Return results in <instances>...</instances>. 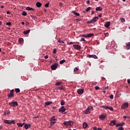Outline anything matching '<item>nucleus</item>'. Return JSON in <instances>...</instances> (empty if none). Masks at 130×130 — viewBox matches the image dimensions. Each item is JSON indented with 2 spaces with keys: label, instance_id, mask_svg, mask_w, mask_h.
Instances as JSON below:
<instances>
[{
  "label": "nucleus",
  "instance_id": "nucleus-1",
  "mask_svg": "<svg viewBox=\"0 0 130 130\" xmlns=\"http://www.w3.org/2000/svg\"><path fill=\"white\" fill-rule=\"evenodd\" d=\"M74 123L72 121H66L63 122V125L66 126H72Z\"/></svg>",
  "mask_w": 130,
  "mask_h": 130
},
{
  "label": "nucleus",
  "instance_id": "nucleus-2",
  "mask_svg": "<svg viewBox=\"0 0 130 130\" xmlns=\"http://www.w3.org/2000/svg\"><path fill=\"white\" fill-rule=\"evenodd\" d=\"M4 123H6V124H8L9 125L15 124V123L14 120H4Z\"/></svg>",
  "mask_w": 130,
  "mask_h": 130
},
{
  "label": "nucleus",
  "instance_id": "nucleus-3",
  "mask_svg": "<svg viewBox=\"0 0 130 130\" xmlns=\"http://www.w3.org/2000/svg\"><path fill=\"white\" fill-rule=\"evenodd\" d=\"M97 20H98V17L95 16L93 17V18H92V19L87 21V23L90 24V23H94L97 21Z\"/></svg>",
  "mask_w": 130,
  "mask_h": 130
},
{
  "label": "nucleus",
  "instance_id": "nucleus-4",
  "mask_svg": "<svg viewBox=\"0 0 130 130\" xmlns=\"http://www.w3.org/2000/svg\"><path fill=\"white\" fill-rule=\"evenodd\" d=\"M9 106L12 107H16L18 106L17 102H11L9 103Z\"/></svg>",
  "mask_w": 130,
  "mask_h": 130
},
{
  "label": "nucleus",
  "instance_id": "nucleus-5",
  "mask_svg": "<svg viewBox=\"0 0 130 130\" xmlns=\"http://www.w3.org/2000/svg\"><path fill=\"white\" fill-rule=\"evenodd\" d=\"M66 111V109L64 108V106H61L60 109H59V112H61L63 114H66L67 112L63 113Z\"/></svg>",
  "mask_w": 130,
  "mask_h": 130
},
{
  "label": "nucleus",
  "instance_id": "nucleus-6",
  "mask_svg": "<svg viewBox=\"0 0 130 130\" xmlns=\"http://www.w3.org/2000/svg\"><path fill=\"white\" fill-rule=\"evenodd\" d=\"M102 108L106 110H110L111 111H113L114 110V109H113L112 107H110L107 106H102Z\"/></svg>",
  "mask_w": 130,
  "mask_h": 130
},
{
  "label": "nucleus",
  "instance_id": "nucleus-7",
  "mask_svg": "<svg viewBox=\"0 0 130 130\" xmlns=\"http://www.w3.org/2000/svg\"><path fill=\"white\" fill-rule=\"evenodd\" d=\"M58 63H54V64L51 66V70L54 71L57 69Z\"/></svg>",
  "mask_w": 130,
  "mask_h": 130
},
{
  "label": "nucleus",
  "instance_id": "nucleus-8",
  "mask_svg": "<svg viewBox=\"0 0 130 130\" xmlns=\"http://www.w3.org/2000/svg\"><path fill=\"white\" fill-rule=\"evenodd\" d=\"M8 97L9 98H12L14 97V89L10 90V93L8 94Z\"/></svg>",
  "mask_w": 130,
  "mask_h": 130
},
{
  "label": "nucleus",
  "instance_id": "nucleus-9",
  "mask_svg": "<svg viewBox=\"0 0 130 130\" xmlns=\"http://www.w3.org/2000/svg\"><path fill=\"white\" fill-rule=\"evenodd\" d=\"M127 107H128V103H125L121 106V109H126Z\"/></svg>",
  "mask_w": 130,
  "mask_h": 130
},
{
  "label": "nucleus",
  "instance_id": "nucleus-10",
  "mask_svg": "<svg viewBox=\"0 0 130 130\" xmlns=\"http://www.w3.org/2000/svg\"><path fill=\"white\" fill-rule=\"evenodd\" d=\"M106 117L105 114H103L102 115H99V118L102 120H104Z\"/></svg>",
  "mask_w": 130,
  "mask_h": 130
},
{
  "label": "nucleus",
  "instance_id": "nucleus-11",
  "mask_svg": "<svg viewBox=\"0 0 130 130\" xmlns=\"http://www.w3.org/2000/svg\"><path fill=\"white\" fill-rule=\"evenodd\" d=\"M87 57L90 58H93L94 59H97L98 58V57L95 55L88 54V55H87Z\"/></svg>",
  "mask_w": 130,
  "mask_h": 130
},
{
  "label": "nucleus",
  "instance_id": "nucleus-12",
  "mask_svg": "<svg viewBox=\"0 0 130 130\" xmlns=\"http://www.w3.org/2000/svg\"><path fill=\"white\" fill-rule=\"evenodd\" d=\"M73 47H74L75 50H80L81 49V46H79L78 45H74V46H73Z\"/></svg>",
  "mask_w": 130,
  "mask_h": 130
},
{
  "label": "nucleus",
  "instance_id": "nucleus-13",
  "mask_svg": "<svg viewBox=\"0 0 130 130\" xmlns=\"http://www.w3.org/2000/svg\"><path fill=\"white\" fill-rule=\"evenodd\" d=\"M84 91V89H79L77 90V93L78 94L81 95L83 93V91Z\"/></svg>",
  "mask_w": 130,
  "mask_h": 130
},
{
  "label": "nucleus",
  "instance_id": "nucleus-14",
  "mask_svg": "<svg viewBox=\"0 0 130 130\" xmlns=\"http://www.w3.org/2000/svg\"><path fill=\"white\" fill-rule=\"evenodd\" d=\"M31 124H25L24 128L25 129H28V128H30Z\"/></svg>",
  "mask_w": 130,
  "mask_h": 130
},
{
  "label": "nucleus",
  "instance_id": "nucleus-15",
  "mask_svg": "<svg viewBox=\"0 0 130 130\" xmlns=\"http://www.w3.org/2000/svg\"><path fill=\"white\" fill-rule=\"evenodd\" d=\"M116 124V121L115 120H112L110 121V123H109V125L114 126Z\"/></svg>",
  "mask_w": 130,
  "mask_h": 130
},
{
  "label": "nucleus",
  "instance_id": "nucleus-16",
  "mask_svg": "<svg viewBox=\"0 0 130 130\" xmlns=\"http://www.w3.org/2000/svg\"><path fill=\"white\" fill-rule=\"evenodd\" d=\"M124 124H125V123L122 122V123L117 124L115 127H117L118 126H123Z\"/></svg>",
  "mask_w": 130,
  "mask_h": 130
},
{
  "label": "nucleus",
  "instance_id": "nucleus-17",
  "mask_svg": "<svg viewBox=\"0 0 130 130\" xmlns=\"http://www.w3.org/2000/svg\"><path fill=\"white\" fill-rule=\"evenodd\" d=\"M83 112H84V114L87 115L88 114L90 113V110L86 109L85 110V111H83Z\"/></svg>",
  "mask_w": 130,
  "mask_h": 130
},
{
  "label": "nucleus",
  "instance_id": "nucleus-18",
  "mask_svg": "<svg viewBox=\"0 0 130 130\" xmlns=\"http://www.w3.org/2000/svg\"><path fill=\"white\" fill-rule=\"evenodd\" d=\"M104 26L106 28H108L110 26V22H106V23L104 24Z\"/></svg>",
  "mask_w": 130,
  "mask_h": 130
},
{
  "label": "nucleus",
  "instance_id": "nucleus-19",
  "mask_svg": "<svg viewBox=\"0 0 130 130\" xmlns=\"http://www.w3.org/2000/svg\"><path fill=\"white\" fill-rule=\"evenodd\" d=\"M42 5V4L40 2L36 3V7H37V8H41Z\"/></svg>",
  "mask_w": 130,
  "mask_h": 130
},
{
  "label": "nucleus",
  "instance_id": "nucleus-20",
  "mask_svg": "<svg viewBox=\"0 0 130 130\" xmlns=\"http://www.w3.org/2000/svg\"><path fill=\"white\" fill-rule=\"evenodd\" d=\"M30 32V29H28L27 30H25L24 31H23V34H24L25 35H27Z\"/></svg>",
  "mask_w": 130,
  "mask_h": 130
},
{
  "label": "nucleus",
  "instance_id": "nucleus-21",
  "mask_svg": "<svg viewBox=\"0 0 130 130\" xmlns=\"http://www.w3.org/2000/svg\"><path fill=\"white\" fill-rule=\"evenodd\" d=\"M82 125L83 127V129L86 128L87 127V123L86 122H84Z\"/></svg>",
  "mask_w": 130,
  "mask_h": 130
},
{
  "label": "nucleus",
  "instance_id": "nucleus-22",
  "mask_svg": "<svg viewBox=\"0 0 130 130\" xmlns=\"http://www.w3.org/2000/svg\"><path fill=\"white\" fill-rule=\"evenodd\" d=\"M126 50H129L130 49V42L126 44Z\"/></svg>",
  "mask_w": 130,
  "mask_h": 130
},
{
  "label": "nucleus",
  "instance_id": "nucleus-23",
  "mask_svg": "<svg viewBox=\"0 0 130 130\" xmlns=\"http://www.w3.org/2000/svg\"><path fill=\"white\" fill-rule=\"evenodd\" d=\"M95 11H102V8L101 7H97L95 8Z\"/></svg>",
  "mask_w": 130,
  "mask_h": 130
},
{
  "label": "nucleus",
  "instance_id": "nucleus-24",
  "mask_svg": "<svg viewBox=\"0 0 130 130\" xmlns=\"http://www.w3.org/2000/svg\"><path fill=\"white\" fill-rule=\"evenodd\" d=\"M52 104V102H47L45 103V106L50 105Z\"/></svg>",
  "mask_w": 130,
  "mask_h": 130
},
{
  "label": "nucleus",
  "instance_id": "nucleus-25",
  "mask_svg": "<svg viewBox=\"0 0 130 130\" xmlns=\"http://www.w3.org/2000/svg\"><path fill=\"white\" fill-rule=\"evenodd\" d=\"M10 114V111H4V114H3V115L4 116H6Z\"/></svg>",
  "mask_w": 130,
  "mask_h": 130
},
{
  "label": "nucleus",
  "instance_id": "nucleus-26",
  "mask_svg": "<svg viewBox=\"0 0 130 130\" xmlns=\"http://www.w3.org/2000/svg\"><path fill=\"white\" fill-rule=\"evenodd\" d=\"M86 35H87V38H91V37H93V34H87Z\"/></svg>",
  "mask_w": 130,
  "mask_h": 130
},
{
  "label": "nucleus",
  "instance_id": "nucleus-27",
  "mask_svg": "<svg viewBox=\"0 0 130 130\" xmlns=\"http://www.w3.org/2000/svg\"><path fill=\"white\" fill-rule=\"evenodd\" d=\"M26 10L27 11H35V10L33 8H31L30 7H27V8H26Z\"/></svg>",
  "mask_w": 130,
  "mask_h": 130
},
{
  "label": "nucleus",
  "instance_id": "nucleus-28",
  "mask_svg": "<svg viewBox=\"0 0 130 130\" xmlns=\"http://www.w3.org/2000/svg\"><path fill=\"white\" fill-rule=\"evenodd\" d=\"M72 13L74 14V15H75L76 16H80V14H79L78 13H76L75 11H72Z\"/></svg>",
  "mask_w": 130,
  "mask_h": 130
},
{
  "label": "nucleus",
  "instance_id": "nucleus-29",
  "mask_svg": "<svg viewBox=\"0 0 130 130\" xmlns=\"http://www.w3.org/2000/svg\"><path fill=\"white\" fill-rule=\"evenodd\" d=\"M55 116H53L50 119V121H56V119L55 118Z\"/></svg>",
  "mask_w": 130,
  "mask_h": 130
},
{
  "label": "nucleus",
  "instance_id": "nucleus-30",
  "mask_svg": "<svg viewBox=\"0 0 130 130\" xmlns=\"http://www.w3.org/2000/svg\"><path fill=\"white\" fill-rule=\"evenodd\" d=\"M17 126H18V127H22L23 126V124H22L21 123H17Z\"/></svg>",
  "mask_w": 130,
  "mask_h": 130
},
{
  "label": "nucleus",
  "instance_id": "nucleus-31",
  "mask_svg": "<svg viewBox=\"0 0 130 130\" xmlns=\"http://www.w3.org/2000/svg\"><path fill=\"white\" fill-rule=\"evenodd\" d=\"M65 62H66V60L63 59V60L60 61L59 63H60V64H63L64 63H65Z\"/></svg>",
  "mask_w": 130,
  "mask_h": 130
},
{
  "label": "nucleus",
  "instance_id": "nucleus-32",
  "mask_svg": "<svg viewBox=\"0 0 130 130\" xmlns=\"http://www.w3.org/2000/svg\"><path fill=\"white\" fill-rule=\"evenodd\" d=\"M92 109H93V107L90 106H88V107H87V108L86 110H91Z\"/></svg>",
  "mask_w": 130,
  "mask_h": 130
},
{
  "label": "nucleus",
  "instance_id": "nucleus-33",
  "mask_svg": "<svg viewBox=\"0 0 130 130\" xmlns=\"http://www.w3.org/2000/svg\"><path fill=\"white\" fill-rule=\"evenodd\" d=\"M21 15L23 16H27V13H26V12H25V11H23V12H22Z\"/></svg>",
  "mask_w": 130,
  "mask_h": 130
},
{
  "label": "nucleus",
  "instance_id": "nucleus-34",
  "mask_svg": "<svg viewBox=\"0 0 130 130\" xmlns=\"http://www.w3.org/2000/svg\"><path fill=\"white\" fill-rule=\"evenodd\" d=\"M19 42H20V43L22 44V43H23V39H22V38H20L19 39Z\"/></svg>",
  "mask_w": 130,
  "mask_h": 130
},
{
  "label": "nucleus",
  "instance_id": "nucleus-35",
  "mask_svg": "<svg viewBox=\"0 0 130 130\" xmlns=\"http://www.w3.org/2000/svg\"><path fill=\"white\" fill-rule=\"evenodd\" d=\"M57 90H63V87L62 86L60 87H57Z\"/></svg>",
  "mask_w": 130,
  "mask_h": 130
},
{
  "label": "nucleus",
  "instance_id": "nucleus-36",
  "mask_svg": "<svg viewBox=\"0 0 130 130\" xmlns=\"http://www.w3.org/2000/svg\"><path fill=\"white\" fill-rule=\"evenodd\" d=\"M15 91L16 93L20 92V89L19 88H15Z\"/></svg>",
  "mask_w": 130,
  "mask_h": 130
},
{
  "label": "nucleus",
  "instance_id": "nucleus-37",
  "mask_svg": "<svg viewBox=\"0 0 130 130\" xmlns=\"http://www.w3.org/2000/svg\"><path fill=\"white\" fill-rule=\"evenodd\" d=\"M65 104V102L63 101H60V105L63 106Z\"/></svg>",
  "mask_w": 130,
  "mask_h": 130
},
{
  "label": "nucleus",
  "instance_id": "nucleus-38",
  "mask_svg": "<svg viewBox=\"0 0 130 130\" xmlns=\"http://www.w3.org/2000/svg\"><path fill=\"white\" fill-rule=\"evenodd\" d=\"M60 84H61V82H57L55 83V86H60Z\"/></svg>",
  "mask_w": 130,
  "mask_h": 130
},
{
  "label": "nucleus",
  "instance_id": "nucleus-39",
  "mask_svg": "<svg viewBox=\"0 0 130 130\" xmlns=\"http://www.w3.org/2000/svg\"><path fill=\"white\" fill-rule=\"evenodd\" d=\"M120 21H121V22H125V19H124L123 18H120Z\"/></svg>",
  "mask_w": 130,
  "mask_h": 130
},
{
  "label": "nucleus",
  "instance_id": "nucleus-40",
  "mask_svg": "<svg viewBox=\"0 0 130 130\" xmlns=\"http://www.w3.org/2000/svg\"><path fill=\"white\" fill-rule=\"evenodd\" d=\"M123 118L126 119V118H127V119H129V116H123Z\"/></svg>",
  "mask_w": 130,
  "mask_h": 130
},
{
  "label": "nucleus",
  "instance_id": "nucleus-41",
  "mask_svg": "<svg viewBox=\"0 0 130 130\" xmlns=\"http://www.w3.org/2000/svg\"><path fill=\"white\" fill-rule=\"evenodd\" d=\"M91 10V7H89V8H87V9H86V12H88L89 11H90Z\"/></svg>",
  "mask_w": 130,
  "mask_h": 130
},
{
  "label": "nucleus",
  "instance_id": "nucleus-42",
  "mask_svg": "<svg viewBox=\"0 0 130 130\" xmlns=\"http://www.w3.org/2000/svg\"><path fill=\"white\" fill-rule=\"evenodd\" d=\"M56 52H57V50L56 49L54 48V50H53V53L55 54L56 53Z\"/></svg>",
  "mask_w": 130,
  "mask_h": 130
},
{
  "label": "nucleus",
  "instance_id": "nucleus-43",
  "mask_svg": "<svg viewBox=\"0 0 130 130\" xmlns=\"http://www.w3.org/2000/svg\"><path fill=\"white\" fill-rule=\"evenodd\" d=\"M6 25L9 26H10V25H11V22H7Z\"/></svg>",
  "mask_w": 130,
  "mask_h": 130
},
{
  "label": "nucleus",
  "instance_id": "nucleus-44",
  "mask_svg": "<svg viewBox=\"0 0 130 130\" xmlns=\"http://www.w3.org/2000/svg\"><path fill=\"white\" fill-rule=\"evenodd\" d=\"M58 42L61 43V44H64V42L60 40H58Z\"/></svg>",
  "mask_w": 130,
  "mask_h": 130
},
{
  "label": "nucleus",
  "instance_id": "nucleus-45",
  "mask_svg": "<svg viewBox=\"0 0 130 130\" xmlns=\"http://www.w3.org/2000/svg\"><path fill=\"white\" fill-rule=\"evenodd\" d=\"M82 41H84V42H85L86 41L85 40V39L84 38H81V40H80V42H82Z\"/></svg>",
  "mask_w": 130,
  "mask_h": 130
},
{
  "label": "nucleus",
  "instance_id": "nucleus-46",
  "mask_svg": "<svg viewBox=\"0 0 130 130\" xmlns=\"http://www.w3.org/2000/svg\"><path fill=\"white\" fill-rule=\"evenodd\" d=\"M78 70H79V69L77 68H75V69H74V71H75V72H77V71H78Z\"/></svg>",
  "mask_w": 130,
  "mask_h": 130
},
{
  "label": "nucleus",
  "instance_id": "nucleus-47",
  "mask_svg": "<svg viewBox=\"0 0 130 130\" xmlns=\"http://www.w3.org/2000/svg\"><path fill=\"white\" fill-rule=\"evenodd\" d=\"M75 21H77V22H79V21H82V19H81L80 18H78V19H76L75 20Z\"/></svg>",
  "mask_w": 130,
  "mask_h": 130
},
{
  "label": "nucleus",
  "instance_id": "nucleus-48",
  "mask_svg": "<svg viewBox=\"0 0 130 130\" xmlns=\"http://www.w3.org/2000/svg\"><path fill=\"white\" fill-rule=\"evenodd\" d=\"M73 44H74V42H70L69 43H68V45H73Z\"/></svg>",
  "mask_w": 130,
  "mask_h": 130
},
{
  "label": "nucleus",
  "instance_id": "nucleus-49",
  "mask_svg": "<svg viewBox=\"0 0 130 130\" xmlns=\"http://www.w3.org/2000/svg\"><path fill=\"white\" fill-rule=\"evenodd\" d=\"M118 130H124V129L123 127L120 126L118 128Z\"/></svg>",
  "mask_w": 130,
  "mask_h": 130
},
{
  "label": "nucleus",
  "instance_id": "nucleus-50",
  "mask_svg": "<svg viewBox=\"0 0 130 130\" xmlns=\"http://www.w3.org/2000/svg\"><path fill=\"white\" fill-rule=\"evenodd\" d=\"M54 124H55V121L51 122V125H52V126L54 125Z\"/></svg>",
  "mask_w": 130,
  "mask_h": 130
},
{
  "label": "nucleus",
  "instance_id": "nucleus-51",
  "mask_svg": "<svg viewBox=\"0 0 130 130\" xmlns=\"http://www.w3.org/2000/svg\"><path fill=\"white\" fill-rule=\"evenodd\" d=\"M110 98L111 100H113V99H114V95L111 94Z\"/></svg>",
  "mask_w": 130,
  "mask_h": 130
},
{
  "label": "nucleus",
  "instance_id": "nucleus-52",
  "mask_svg": "<svg viewBox=\"0 0 130 130\" xmlns=\"http://www.w3.org/2000/svg\"><path fill=\"white\" fill-rule=\"evenodd\" d=\"M48 5H49V3H47L46 4H45V8H48Z\"/></svg>",
  "mask_w": 130,
  "mask_h": 130
},
{
  "label": "nucleus",
  "instance_id": "nucleus-53",
  "mask_svg": "<svg viewBox=\"0 0 130 130\" xmlns=\"http://www.w3.org/2000/svg\"><path fill=\"white\" fill-rule=\"evenodd\" d=\"M31 18H32V19L35 20L36 19V17L33 16L32 15L30 16Z\"/></svg>",
  "mask_w": 130,
  "mask_h": 130
},
{
  "label": "nucleus",
  "instance_id": "nucleus-54",
  "mask_svg": "<svg viewBox=\"0 0 130 130\" xmlns=\"http://www.w3.org/2000/svg\"><path fill=\"white\" fill-rule=\"evenodd\" d=\"M44 58H45V59H47L48 58V55H46V56H45Z\"/></svg>",
  "mask_w": 130,
  "mask_h": 130
},
{
  "label": "nucleus",
  "instance_id": "nucleus-55",
  "mask_svg": "<svg viewBox=\"0 0 130 130\" xmlns=\"http://www.w3.org/2000/svg\"><path fill=\"white\" fill-rule=\"evenodd\" d=\"M100 87L99 86H95V90H99Z\"/></svg>",
  "mask_w": 130,
  "mask_h": 130
},
{
  "label": "nucleus",
  "instance_id": "nucleus-56",
  "mask_svg": "<svg viewBox=\"0 0 130 130\" xmlns=\"http://www.w3.org/2000/svg\"><path fill=\"white\" fill-rule=\"evenodd\" d=\"M107 89H108V86L105 87L104 90H107Z\"/></svg>",
  "mask_w": 130,
  "mask_h": 130
},
{
  "label": "nucleus",
  "instance_id": "nucleus-57",
  "mask_svg": "<svg viewBox=\"0 0 130 130\" xmlns=\"http://www.w3.org/2000/svg\"><path fill=\"white\" fill-rule=\"evenodd\" d=\"M90 4V1H87V4Z\"/></svg>",
  "mask_w": 130,
  "mask_h": 130
},
{
  "label": "nucleus",
  "instance_id": "nucleus-58",
  "mask_svg": "<svg viewBox=\"0 0 130 130\" xmlns=\"http://www.w3.org/2000/svg\"><path fill=\"white\" fill-rule=\"evenodd\" d=\"M83 37L84 38H87V35H83Z\"/></svg>",
  "mask_w": 130,
  "mask_h": 130
},
{
  "label": "nucleus",
  "instance_id": "nucleus-59",
  "mask_svg": "<svg viewBox=\"0 0 130 130\" xmlns=\"http://www.w3.org/2000/svg\"><path fill=\"white\" fill-rule=\"evenodd\" d=\"M7 14H8V15H9V14H10V11H7Z\"/></svg>",
  "mask_w": 130,
  "mask_h": 130
},
{
  "label": "nucleus",
  "instance_id": "nucleus-60",
  "mask_svg": "<svg viewBox=\"0 0 130 130\" xmlns=\"http://www.w3.org/2000/svg\"><path fill=\"white\" fill-rule=\"evenodd\" d=\"M127 83L130 84V79H127Z\"/></svg>",
  "mask_w": 130,
  "mask_h": 130
},
{
  "label": "nucleus",
  "instance_id": "nucleus-61",
  "mask_svg": "<svg viewBox=\"0 0 130 130\" xmlns=\"http://www.w3.org/2000/svg\"><path fill=\"white\" fill-rule=\"evenodd\" d=\"M102 17V14H99V17L101 18Z\"/></svg>",
  "mask_w": 130,
  "mask_h": 130
},
{
  "label": "nucleus",
  "instance_id": "nucleus-62",
  "mask_svg": "<svg viewBox=\"0 0 130 130\" xmlns=\"http://www.w3.org/2000/svg\"><path fill=\"white\" fill-rule=\"evenodd\" d=\"M91 14L94 15V11H92V12H91Z\"/></svg>",
  "mask_w": 130,
  "mask_h": 130
},
{
  "label": "nucleus",
  "instance_id": "nucleus-63",
  "mask_svg": "<svg viewBox=\"0 0 130 130\" xmlns=\"http://www.w3.org/2000/svg\"><path fill=\"white\" fill-rule=\"evenodd\" d=\"M97 130H102V128L99 127Z\"/></svg>",
  "mask_w": 130,
  "mask_h": 130
},
{
  "label": "nucleus",
  "instance_id": "nucleus-64",
  "mask_svg": "<svg viewBox=\"0 0 130 130\" xmlns=\"http://www.w3.org/2000/svg\"><path fill=\"white\" fill-rule=\"evenodd\" d=\"M97 128H96L95 127H93V130H97Z\"/></svg>",
  "mask_w": 130,
  "mask_h": 130
}]
</instances>
